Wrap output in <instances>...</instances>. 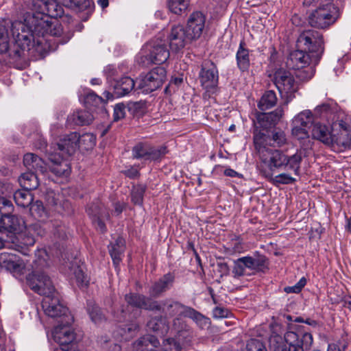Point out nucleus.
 Masks as SVG:
<instances>
[{"instance_id": "48", "label": "nucleus", "mask_w": 351, "mask_h": 351, "mask_svg": "<svg viewBox=\"0 0 351 351\" xmlns=\"http://www.w3.org/2000/svg\"><path fill=\"white\" fill-rule=\"evenodd\" d=\"M47 258L48 254L45 250H38L36 253V259L34 261L36 269H42L49 266Z\"/></svg>"}, {"instance_id": "6", "label": "nucleus", "mask_w": 351, "mask_h": 351, "mask_svg": "<svg viewBox=\"0 0 351 351\" xmlns=\"http://www.w3.org/2000/svg\"><path fill=\"white\" fill-rule=\"evenodd\" d=\"M268 259L265 256L256 252L254 256L241 257L234 261L232 274L234 278H239L245 274L246 269L253 274L265 273L268 269Z\"/></svg>"}, {"instance_id": "42", "label": "nucleus", "mask_w": 351, "mask_h": 351, "mask_svg": "<svg viewBox=\"0 0 351 351\" xmlns=\"http://www.w3.org/2000/svg\"><path fill=\"white\" fill-rule=\"evenodd\" d=\"M79 149L82 151L92 149L96 143V136L92 133H86L80 135Z\"/></svg>"}, {"instance_id": "17", "label": "nucleus", "mask_w": 351, "mask_h": 351, "mask_svg": "<svg viewBox=\"0 0 351 351\" xmlns=\"http://www.w3.org/2000/svg\"><path fill=\"white\" fill-rule=\"evenodd\" d=\"M173 326L177 330V334L174 338L182 346L183 350L191 346L195 334L191 326L186 324L180 317H176L173 319Z\"/></svg>"}, {"instance_id": "10", "label": "nucleus", "mask_w": 351, "mask_h": 351, "mask_svg": "<svg viewBox=\"0 0 351 351\" xmlns=\"http://www.w3.org/2000/svg\"><path fill=\"white\" fill-rule=\"evenodd\" d=\"M167 71L164 67L157 66L136 80V88L149 93L159 88L166 80Z\"/></svg>"}, {"instance_id": "61", "label": "nucleus", "mask_w": 351, "mask_h": 351, "mask_svg": "<svg viewBox=\"0 0 351 351\" xmlns=\"http://www.w3.org/2000/svg\"><path fill=\"white\" fill-rule=\"evenodd\" d=\"M73 274L77 283H79L80 285L83 286L84 285H87L88 280L86 279V276L84 275V273L83 272V270L81 268L77 267L76 269H74Z\"/></svg>"}, {"instance_id": "13", "label": "nucleus", "mask_w": 351, "mask_h": 351, "mask_svg": "<svg viewBox=\"0 0 351 351\" xmlns=\"http://www.w3.org/2000/svg\"><path fill=\"white\" fill-rule=\"evenodd\" d=\"M154 302L157 307L154 308V311H160L166 319L175 316L180 318L184 317L189 307L173 298H166L159 302L154 300Z\"/></svg>"}, {"instance_id": "26", "label": "nucleus", "mask_w": 351, "mask_h": 351, "mask_svg": "<svg viewBox=\"0 0 351 351\" xmlns=\"http://www.w3.org/2000/svg\"><path fill=\"white\" fill-rule=\"evenodd\" d=\"M125 300L129 305L145 310L154 311L157 307L154 300L138 293L126 294Z\"/></svg>"}, {"instance_id": "60", "label": "nucleus", "mask_w": 351, "mask_h": 351, "mask_svg": "<svg viewBox=\"0 0 351 351\" xmlns=\"http://www.w3.org/2000/svg\"><path fill=\"white\" fill-rule=\"evenodd\" d=\"M125 115V106L123 104L119 103L115 105L114 108V120L119 121L124 118Z\"/></svg>"}, {"instance_id": "18", "label": "nucleus", "mask_w": 351, "mask_h": 351, "mask_svg": "<svg viewBox=\"0 0 351 351\" xmlns=\"http://www.w3.org/2000/svg\"><path fill=\"white\" fill-rule=\"evenodd\" d=\"M168 40L171 49L176 52L182 49L187 43L193 40L188 36L187 31L181 25L171 27Z\"/></svg>"}, {"instance_id": "62", "label": "nucleus", "mask_w": 351, "mask_h": 351, "mask_svg": "<svg viewBox=\"0 0 351 351\" xmlns=\"http://www.w3.org/2000/svg\"><path fill=\"white\" fill-rule=\"evenodd\" d=\"M215 172L216 173H223V176H241V174H239L237 172L234 171L233 169H229L227 167L225 166H217L215 168Z\"/></svg>"}, {"instance_id": "30", "label": "nucleus", "mask_w": 351, "mask_h": 351, "mask_svg": "<svg viewBox=\"0 0 351 351\" xmlns=\"http://www.w3.org/2000/svg\"><path fill=\"white\" fill-rule=\"evenodd\" d=\"M169 57V51L164 44L155 45L150 49L146 58L150 63L160 64L165 62Z\"/></svg>"}, {"instance_id": "58", "label": "nucleus", "mask_w": 351, "mask_h": 351, "mask_svg": "<svg viewBox=\"0 0 351 351\" xmlns=\"http://www.w3.org/2000/svg\"><path fill=\"white\" fill-rule=\"evenodd\" d=\"M276 344H273L274 351H293L287 346L280 337H275L273 339Z\"/></svg>"}, {"instance_id": "11", "label": "nucleus", "mask_w": 351, "mask_h": 351, "mask_svg": "<svg viewBox=\"0 0 351 351\" xmlns=\"http://www.w3.org/2000/svg\"><path fill=\"white\" fill-rule=\"evenodd\" d=\"M42 306L45 314L51 317H60L65 320L67 324L73 322V317L69 312V309L60 301L57 293L51 296L44 297Z\"/></svg>"}, {"instance_id": "38", "label": "nucleus", "mask_w": 351, "mask_h": 351, "mask_svg": "<svg viewBox=\"0 0 351 351\" xmlns=\"http://www.w3.org/2000/svg\"><path fill=\"white\" fill-rule=\"evenodd\" d=\"M313 122L311 111L306 110L300 112L293 119L292 124L308 128Z\"/></svg>"}, {"instance_id": "24", "label": "nucleus", "mask_w": 351, "mask_h": 351, "mask_svg": "<svg viewBox=\"0 0 351 351\" xmlns=\"http://www.w3.org/2000/svg\"><path fill=\"white\" fill-rule=\"evenodd\" d=\"M23 164L31 176L43 174L47 170V165L43 160L32 153L24 155Z\"/></svg>"}, {"instance_id": "25", "label": "nucleus", "mask_w": 351, "mask_h": 351, "mask_svg": "<svg viewBox=\"0 0 351 351\" xmlns=\"http://www.w3.org/2000/svg\"><path fill=\"white\" fill-rule=\"evenodd\" d=\"M65 158L51 151L48 153V159L52 163L50 166L51 173L56 176H68L71 173L70 165L64 160Z\"/></svg>"}, {"instance_id": "28", "label": "nucleus", "mask_w": 351, "mask_h": 351, "mask_svg": "<svg viewBox=\"0 0 351 351\" xmlns=\"http://www.w3.org/2000/svg\"><path fill=\"white\" fill-rule=\"evenodd\" d=\"M333 132V126L330 127L325 124L316 123L313 125L311 134L313 138L318 140L329 147L331 144V138Z\"/></svg>"}, {"instance_id": "43", "label": "nucleus", "mask_w": 351, "mask_h": 351, "mask_svg": "<svg viewBox=\"0 0 351 351\" xmlns=\"http://www.w3.org/2000/svg\"><path fill=\"white\" fill-rule=\"evenodd\" d=\"M29 211L31 215L36 219L43 220L47 216V213L43 204L40 200L32 202L30 205Z\"/></svg>"}, {"instance_id": "20", "label": "nucleus", "mask_w": 351, "mask_h": 351, "mask_svg": "<svg viewBox=\"0 0 351 351\" xmlns=\"http://www.w3.org/2000/svg\"><path fill=\"white\" fill-rule=\"evenodd\" d=\"M0 267L11 273L20 274L25 267L23 261L16 254L9 252L0 253Z\"/></svg>"}, {"instance_id": "21", "label": "nucleus", "mask_w": 351, "mask_h": 351, "mask_svg": "<svg viewBox=\"0 0 351 351\" xmlns=\"http://www.w3.org/2000/svg\"><path fill=\"white\" fill-rule=\"evenodd\" d=\"M71 324L61 320L60 324L56 326L52 332L53 340L60 345H67L72 343L75 339V334L69 326Z\"/></svg>"}, {"instance_id": "34", "label": "nucleus", "mask_w": 351, "mask_h": 351, "mask_svg": "<svg viewBox=\"0 0 351 351\" xmlns=\"http://www.w3.org/2000/svg\"><path fill=\"white\" fill-rule=\"evenodd\" d=\"M93 120V116L88 111L81 110L74 112L67 118L69 126L89 125Z\"/></svg>"}, {"instance_id": "55", "label": "nucleus", "mask_w": 351, "mask_h": 351, "mask_svg": "<svg viewBox=\"0 0 351 351\" xmlns=\"http://www.w3.org/2000/svg\"><path fill=\"white\" fill-rule=\"evenodd\" d=\"M247 351H267L265 345L258 339H252L247 343Z\"/></svg>"}, {"instance_id": "33", "label": "nucleus", "mask_w": 351, "mask_h": 351, "mask_svg": "<svg viewBox=\"0 0 351 351\" xmlns=\"http://www.w3.org/2000/svg\"><path fill=\"white\" fill-rule=\"evenodd\" d=\"M159 345L160 342L155 336L147 335L136 340L133 347L137 351H153Z\"/></svg>"}, {"instance_id": "54", "label": "nucleus", "mask_w": 351, "mask_h": 351, "mask_svg": "<svg viewBox=\"0 0 351 351\" xmlns=\"http://www.w3.org/2000/svg\"><path fill=\"white\" fill-rule=\"evenodd\" d=\"M138 328V326L136 323H132L121 328L120 334L125 339H128L134 335Z\"/></svg>"}, {"instance_id": "22", "label": "nucleus", "mask_w": 351, "mask_h": 351, "mask_svg": "<svg viewBox=\"0 0 351 351\" xmlns=\"http://www.w3.org/2000/svg\"><path fill=\"white\" fill-rule=\"evenodd\" d=\"M175 278V274L171 272L163 275L150 287L149 294L153 298L159 297L173 287Z\"/></svg>"}, {"instance_id": "51", "label": "nucleus", "mask_w": 351, "mask_h": 351, "mask_svg": "<svg viewBox=\"0 0 351 351\" xmlns=\"http://www.w3.org/2000/svg\"><path fill=\"white\" fill-rule=\"evenodd\" d=\"M13 210L12 202L5 197H0V217L11 214Z\"/></svg>"}, {"instance_id": "5", "label": "nucleus", "mask_w": 351, "mask_h": 351, "mask_svg": "<svg viewBox=\"0 0 351 351\" xmlns=\"http://www.w3.org/2000/svg\"><path fill=\"white\" fill-rule=\"evenodd\" d=\"M33 4L50 19H56L64 14L62 5L83 10L90 6V2L89 0H33Z\"/></svg>"}, {"instance_id": "44", "label": "nucleus", "mask_w": 351, "mask_h": 351, "mask_svg": "<svg viewBox=\"0 0 351 351\" xmlns=\"http://www.w3.org/2000/svg\"><path fill=\"white\" fill-rule=\"evenodd\" d=\"M285 343L293 351H302L300 346V336L298 333L288 331L285 334Z\"/></svg>"}, {"instance_id": "9", "label": "nucleus", "mask_w": 351, "mask_h": 351, "mask_svg": "<svg viewBox=\"0 0 351 351\" xmlns=\"http://www.w3.org/2000/svg\"><path fill=\"white\" fill-rule=\"evenodd\" d=\"M329 147L337 152H343L351 146V126L343 120L333 124V132Z\"/></svg>"}, {"instance_id": "46", "label": "nucleus", "mask_w": 351, "mask_h": 351, "mask_svg": "<svg viewBox=\"0 0 351 351\" xmlns=\"http://www.w3.org/2000/svg\"><path fill=\"white\" fill-rule=\"evenodd\" d=\"M88 311L91 320L95 324L101 323L105 319V315L102 311L96 304H89L88 306Z\"/></svg>"}, {"instance_id": "4", "label": "nucleus", "mask_w": 351, "mask_h": 351, "mask_svg": "<svg viewBox=\"0 0 351 351\" xmlns=\"http://www.w3.org/2000/svg\"><path fill=\"white\" fill-rule=\"evenodd\" d=\"M24 19L27 25L32 29L34 34L38 37H45L47 35L59 37L62 34L61 24L56 20L52 21L45 12L38 11L27 13Z\"/></svg>"}, {"instance_id": "16", "label": "nucleus", "mask_w": 351, "mask_h": 351, "mask_svg": "<svg viewBox=\"0 0 351 351\" xmlns=\"http://www.w3.org/2000/svg\"><path fill=\"white\" fill-rule=\"evenodd\" d=\"M206 20V15L200 11H195L190 14L186 30L191 39L196 40L201 37L205 29Z\"/></svg>"}, {"instance_id": "15", "label": "nucleus", "mask_w": 351, "mask_h": 351, "mask_svg": "<svg viewBox=\"0 0 351 351\" xmlns=\"http://www.w3.org/2000/svg\"><path fill=\"white\" fill-rule=\"evenodd\" d=\"M28 282L32 290L45 297L56 293L50 278L44 273L34 274L32 278L28 280Z\"/></svg>"}, {"instance_id": "23", "label": "nucleus", "mask_w": 351, "mask_h": 351, "mask_svg": "<svg viewBox=\"0 0 351 351\" xmlns=\"http://www.w3.org/2000/svg\"><path fill=\"white\" fill-rule=\"evenodd\" d=\"M311 62L315 64L311 53L305 50H295L290 53L287 64L293 69H300L309 65Z\"/></svg>"}, {"instance_id": "39", "label": "nucleus", "mask_w": 351, "mask_h": 351, "mask_svg": "<svg viewBox=\"0 0 351 351\" xmlns=\"http://www.w3.org/2000/svg\"><path fill=\"white\" fill-rule=\"evenodd\" d=\"M169 10L177 15L185 12L189 5L190 0H167Z\"/></svg>"}, {"instance_id": "7", "label": "nucleus", "mask_w": 351, "mask_h": 351, "mask_svg": "<svg viewBox=\"0 0 351 351\" xmlns=\"http://www.w3.org/2000/svg\"><path fill=\"white\" fill-rule=\"evenodd\" d=\"M297 42L300 47L312 54L315 64H317L324 51L322 34L314 29H306L300 34Z\"/></svg>"}, {"instance_id": "59", "label": "nucleus", "mask_w": 351, "mask_h": 351, "mask_svg": "<svg viewBox=\"0 0 351 351\" xmlns=\"http://www.w3.org/2000/svg\"><path fill=\"white\" fill-rule=\"evenodd\" d=\"M267 114L270 121L276 125L282 117L284 110L282 107H278L274 111L268 112Z\"/></svg>"}, {"instance_id": "53", "label": "nucleus", "mask_w": 351, "mask_h": 351, "mask_svg": "<svg viewBox=\"0 0 351 351\" xmlns=\"http://www.w3.org/2000/svg\"><path fill=\"white\" fill-rule=\"evenodd\" d=\"M267 180L276 185L278 187H280L281 184H289L295 182L296 181L295 178L293 177H266Z\"/></svg>"}, {"instance_id": "14", "label": "nucleus", "mask_w": 351, "mask_h": 351, "mask_svg": "<svg viewBox=\"0 0 351 351\" xmlns=\"http://www.w3.org/2000/svg\"><path fill=\"white\" fill-rule=\"evenodd\" d=\"M166 153L167 149L165 147L156 148L145 143H138L132 149L133 157L145 161L160 160Z\"/></svg>"}, {"instance_id": "49", "label": "nucleus", "mask_w": 351, "mask_h": 351, "mask_svg": "<svg viewBox=\"0 0 351 351\" xmlns=\"http://www.w3.org/2000/svg\"><path fill=\"white\" fill-rule=\"evenodd\" d=\"M183 348L174 337L165 339L162 344L161 351H182Z\"/></svg>"}, {"instance_id": "31", "label": "nucleus", "mask_w": 351, "mask_h": 351, "mask_svg": "<svg viewBox=\"0 0 351 351\" xmlns=\"http://www.w3.org/2000/svg\"><path fill=\"white\" fill-rule=\"evenodd\" d=\"M108 249L113 264L117 267L122 261L125 250V241L122 237H118L114 243L108 246Z\"/></svg>"}, {"instance_id": "45", "label": "nucleus", "mask_w": 351, "mask_h": 351, "mask_svg": "<svg viewBox=\"0 0 351 351\" xmlns=\"http://www.w3.org/2000/svg\"><path fill=\"white\" fill-rule=\"evenodd\" d=\"M146 186L143 184H138L133 186L131 191L132 202L136 204L141 206L143 202V196Z\"/></svg>"}, {"instance_id": "32", "label": "nucleus", "mask_w": 351, "mask_h": 351, "mask_svg": "<svg viewBox=\"0 0 351 351\" xmlns=\"http://www.w3.org/2000/svg\"><path fill=\"white\" fill-rule=\"evenodd\" d=\"M237 64L238 68L242 72L249 69L250 66V51L245 47L244 40L239 43L238 50L236 53Z\"/></svg>"}, {"instance_id": "64", "label": "nucleus", "mask_w": 351, "mask_h": 351, "mask_svg": "<svg viewBox=\"0 0 351 351\" xmlns=\"http://www.w3.org/2000/svg\"><path fill=\"white\" fill-rule=\"evenodd\" d=\"M213 313L215 318H223L228 316L229 312L226 308L216 307L214 308Z\"/></svg>"}, {"instance_id": "57", "label": "nucleus", "mask_w": 351, "mask_h": 351, "mask_svg": "<svg viewBox=\"0 0 351 351\" xmlns=\"http://www.w3.org/2000/svg\"><path fill=\"white\" fill-rule=\"evenodd\" d=\"M312 343L313 336L311 334L308 332H305L302 335L301 338H300L299 346V347L302 348V351H304V349L308 350Z\"/></svg>"}, {"instance_id": "63", "label": "nucleus", "mask_w": 351, "mask_h": 351, "mask_svg": "<svg viewBox=\"0 0 351 351\" xmlns=\"http://www.w3.org/2000/svg\"><path fill=\"white\" fill-rule=\"evenodd\" d=\"M162 324V319L155 317L148 322L147 326L154 331H158L160 329Z\"/></svg>"}, {"instance_id": "37", "label": "nucleus", "mask_w": 351, "mask_h": 351, "mask_svg": "<svg viewBox=\"0 0 351 351\" xmlns=\"http://www.w3.org/2000/svg\"><path fill=\"white\" fill-rule=\"evenodd\" d=\"M184 317L193 319L200 328H204L210 324L208 317L190 306L188 307Z\"/></svg>"}, {"instance_id": "56", "label": "nucleus", "mask_w": 351, "mask_h": 351, "mask_svg": "<svg viewBox=\"0 0 351 351\" xmlns=\"http://www.w3.org/2000/svg\"><path fill=\"white\" fill-rule=\"evenodd\" d=\"M307 129L304 127L293 125L292 134L299 140L307 138L308 137Z\"/></svg>"}, {"instance_id": "47", "label": "nucleus", "mask_w": 351, "mask_h": 351, "mask_svg": "<svg viewBox=\"0 0 351 351\" xmlns=\"http://www.w3.org/2000/svg\"><path fill=\"white\" fill-rule=\"evenodd\" d=\"M19 182L23 189L29 192L39 185L38 177H19Z\"/></svg>"}, {"instance_id": "3", "label": "nucleus", "mask_w": 351, "mask_h": 351, "mask_svg": "<svg viewBox=\"0 0 351 351\" xmlns=\"http://www.w3.org/2000/svg\"><path fill=\"white\" fill-rule=\"evenodd\" d=\"M325 4L320 5L308 16V23L313 27L325 29L335 24L340 18L343 0H324Z\"/></svg>"}, {"instance_id": "27", "label": "nucleus", "mask_w": 351, "mask_h": 351, "mask_svg": "<svg viewBox=\"0 0 351 351\" xmlns=\"http://www.w3.org/2000/svg\"><path fill=\"white\" fill-rule=\"evenodd\" d=\"M23 226V221L21 219L10 214L1 218L0 232L16 234L22 230Z\"/></svg>"}, {"instance_id": "8", "label": "nucleus", "mask_w": 351, "mask_h": 351, "mask_svg": "<svg viewBox=\"0 0 351 351\" xmlns=\"http://www.w3.org/2000/svg\"><path fill=\"white\" fill-rule=\"evenodd\" d=\"M274 82L285 104H288L298 90V83L294 76L289 71L278 69L274 73Z\"/></svg>"}, {"instance_id": "12", "label": "nucleus", "mask_w": 351, "mask_h": 351, "mask_svg": "<svg viewBox=\"0 0 351 351\" xmlns=\"http://www.w3.org/2000/svg\"><path fill=\"white\" fill-rule=\"evenodd\" d=\"M201 86L209 93H215L219 82V73L217 66L210 61L203 63L199 73Z\"/></svg>"}, {"instance_id": "50", "label": "nucleus", "mask_w": 351, "mask_h": 351, "mask_svg": "<svg viewBox=\"0 0 351 351\" xmlns=\"http://www.w3.org/2000/svg\"><path fill=\"white\" fill-rule=\"evenodd\" d=\"M93 207L89 208L87 210L88 215L92 218L93 223L97 226L101 232H104L106 230V227L104 221H102V218L105 215L100 216V213L97 212V213H94L93 212Z\"/></svg>"}, {"instance_id": "19", "label": "nucleus", "mask_w": 351, "mask_h": 351, "mask_svg": "<svg viewBox=\"0 0 351 351\" xmlns=\"http://www.w3.org/2000/svg\"><path fill=\"white\" fill-rule=\"evenodd\" d=\"M80 134L75 132H71L60 137L57 143L58 155L69 157L79 149Z\"/></svg>"}, {"instance_id": "35", "label": "nucleus", "mask_w": 351, "mask_h": 351, "mask_svg": "<svg viewBox=\"0 0 351 351\" xmlns=\"http://www.w3.org/2000/svg\"><path fill=\"white\" fill-rule=\"evenodd\" d=\"M14 199L18 206L27 208L33 202L34 197L31 192L21 189L14 193Z\"/></svg>"}, {"instance_id": "2", "label": "nucleus", "mask_w": 351, "mask_h": 351, "mask_svg": "<svg viewBox=\"0 0 351 351\" xmlns=\"http://www.w3.org/2000/svg\"><path fill=\"white\" fill-rule=\"evenodd\" d=\"M11 32L14 44L13 48L10 49L9 56L13 61L24 59L29 53L43 51V40L35 38L32 29L27 25L25 19L13 21Z\"/></svg>"}, {"instance_id": "1", "label": "nucleus", "mask_w": 351, "mask_h": 351, "mask_svg": "<svg viewBox=\"0 0 351 351\" xmlns=\"http://www.w3.org/2000/svg\"><path fill=\"white\" fill-rule=\"evenodd\" d=\"M287 143V138L284 131L276 130L271 136L258 132L254 135V145L257 154L261 161L263 176H269L275 169L285 167L287 170H292L298 174L302 160V152L298 151L291 156H287L276 149Z\"/></svg>"}, {"instance_id": "40", "label": "nucleus", "mask_w": 351, "mask_h": 351, "mask_svg": "<svg viewBox=\"0 0 351 351\" xmlns=\"http://www.w3.org/2000/svg\"><path fill=\"white\" fill-rule=\"evenodd\" d=\"M45 228L51 229L53 235L59 239L63 240L66 238V227L60 221L47 222L44 224Z\"/></svg>"}, {"instance_id": "29", "label": "nucleus", "mask_w": 351, "mask_h": 351, "mask_svg": "<svg viewBox=\"0 0 351 351\" xmlns=\"http://www.w3.org/2000/svg\"><path fill=\"white\" fill-rule=\"evenodd\" d=\"M136 81L134 82L130 77H123L118 80H115L112 84L113 88V94L117 97L125 96L134 88Z\"/></svg>"}, {"instance_id": "52", "label": "nucleus", "mask_w": 351, "mask_h": 351, "mask_svg": "<svg viewBox=\"0 0 351 351\" xmlns=\"http://www.w3.org/2000/svg\"><path fill=\"white\" fill-rule=\"evenodd\" d=\"M257 122L261 128L264 130H268L275 126L276 125L270 121L267 113L260 112L256 117Z\"/></svg>"}, {"instance_id": "41", "label": "nucleus", "mask_w": 351, "mask_h": 351, "mask_svg": "<svg viewBox=\"0 0 351 351\" xmlns=\"http://www.w3.org/2000/svg\"><path fill=\"white\" fill-rule=\"evenodd\" d=\"M10 49V38L8 29L5 24L0 23V53H8Z\"/></svg>"}, {"instance_id": "36", "label": "nucleus", "mask_w": 351, "mask_h": 351, "mask_svg": "<svg viewBox=\"0 0 351 351\" xmlns=\"http://www.w3.org/2000/svg\"><path fill=\"white\" fill-rule=\"evenodd\" d=\"M277 97L274 90H267L262 96L258 102V107L261 110H267L276 106Z\"/></svg>"}]
</instances>
